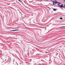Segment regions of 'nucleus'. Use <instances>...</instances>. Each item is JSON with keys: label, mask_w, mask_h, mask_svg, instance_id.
I'll use <instances>...</instances> for the list:
<instances>
[{"label": "nucleus", "mask_w": 65, "mask_h": 65, "mask_svg": "<svg viewBox=\"0 0 65 65\" xmlns=\"http://www.w3.org/2000/svg\"><path fill=\"white\" fill-rule=\"evenodd\" d=\"M53 2L54 3H55V4H57V3H58V5H60V4H61V3L58 2L56 1H55V2L54 1H53Z\"/></svg>", "instance_id": "obj_1"}, {"label": "nucleus", "mask_w": 65, "mask_h": 65, "mask_svg": "<svg viewBox=\"0 0 65 65\" xmlns=\"http://www.w3.org/2000/svg\"><path fill=\"white\" fill-rule=\"evenodd\" d=\"M61 5H59V7H60V8H63V5L61 4Z\"/></svg>", "instance_id": "obj_2"}, {"label": "nucleus", "mask_w": 65, "mask_h": 65, "mask_svg": "<svg viewBox=\"0 0 65 65\" xmlns=\"http://www.w3.org/2000/svg\"><path fill=\"white\" fill-rule=\"evenodd\" d=\"M12 31H19V30H12Z\"/></svg>", "instance_id": "obj_3"}, {"label": "nucleus", "mask_w": 65, "mask_h": 65, "mask_svg": "<svg viewBox=\"0 0 65 65\" xmlns=\"http://www.w3.org/2000/svg\"><path fill=\"white\" fill-rule=\"evenodd\" d=\"M53 10L54 11H56V9L53 8Z\"/></svg>", "instance_id": "obj_4"}, {"label": "nucleus", "mask_w": 65, "mask_h": 65, "mask_svg": "<svg viewBox=\"0 0 65 65\" xmlns=\"http://www.w3.org/2000/svg\"><path fill=\"white\" fill-rule=\"evenodd\" d=\"M60 28H65V26H62L61 27H60Z\"/></svg>", "instance_id": "obj_5"}, {"label": "nucleus", "mask_w": 65, "mask_h": 65, "mask_svg": "<svg viewBox=\"0 0 65 65\" xmlns=\"http://www.w3.org/2000/svg\"><path fill=\"white\" fill-rule=\"evenodd\" d=\"M60 20H62V19H63V18H62L60 17Z\"/></svg>", "instance_id": "obj_6"}, {"label": "nucleus", "mask_w": 65, "mask_h": 65, "mask_svg": "<svg viewBox=\"0 0 65 65\" xmlns=\"http://www.w3.org/2000/svg\"><path fill=\"white\" fill-rule=\"evenodd\" d=\"M19 1H20V2H22V1H21V0H18Z\"/></svg>", "instance_id": "obj_7"}, {"label": "nucleus", "mask_w": 65, "mask_h": 65, "mask_svg": "<svg viewBox=\"0 0 65 65\" xmlns=\"http://www.w3.org/2000/svg\"><path fill=\"white\" fill-rule=\"evenodd\" d=\"M53 5H55V4H54V3H53Z\"/></svg>", "instance_id": "obj_8"}, {"label": "nucleus", "mask_w": 65, "mask_h": 65, "mask_svg": "<svg viewBox=\"0 0 65 65\" xmlns=\"http://www.w3.org/2000/svg\"><path fill=\"white\" fill-rule=\"evenodd\" d=\"M63 7V8H64V7H65V6H64Z\"/></svg>", "instance_id": "obj_9"}, {"label": "nucleus", "mask_w": 65, "mask_h": 65, "mask_svg": "<svg viewBox=\"0 0 65 65\" xmlns=\"http://www.w3.org/2000/svg\"><path fill=\"white\" fill-rule=\"evenodd\" d=\"M63 65H65V63H64V64H63Z\"/></svg>", "instance_id": "obj_10"}, {"label": "nucleus", "mask_w": 65, "mask_h": 65, "mask_svg": "<svg viewBox=\"0 0 65 65\" xmlns=\"http://www.w3.org/2000/svg\"><path fill=\"white\" fill-rule=\"evenodd\" d=\"M64 2H65V0H64Z\"/></svg>", "instance_id": "obj_11"}, {"label": "nucleus", "mask_w": 65, "mask_h": 65, "mask_svg": "<svg viewBox=\"0 0 65 65\" xmlns=\"http://www.w3.org/2000/svg\"><path fill=\"white\" fill-rule=\"evenodd\" d=\"M64 6H65V4H64Z\"/></svg>", "instance_id": "obj_12"}]
</instances>
